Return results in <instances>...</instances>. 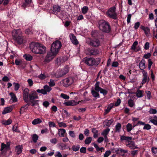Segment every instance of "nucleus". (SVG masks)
Returning a JSON list of instances; mask_svg holds the SVG:
<instances>
[{"label": "nucleus", "mask_w": 157, "mask_h": 157, "mask_svg": "<svg viewBox=\"0 0 157 157\" xmlns=\"http://www.w3.org/2000/svg\"><path fill=\"white\" fill-rule=\"evenodd\" d=\"M30 105L29 104H28L21 107L19 111L20 114H23L25 111L28 108V106H29Z\"/></svg>", "instance_id": "nucleus-20"}, {"label": "nucleus", "mask_w": 157, "mask_h": 157, "mask_svg": "<svg viewBox=\"0 0 157 157\" xmlns=\"http://www.w3.org/2000/svg\"><path fill=\"white\" fill-rule=\"evenodd\" d=\"M9 147H10L9 145H6L4 143H2L1 144V147L0 150L1 151H2L4 149L7 150L9 148Z\"/></svg>", "instance_id": "nucleus-28"}, {"label": "nucleus", "mask_w": 157, "mask_h": 157, "mask_svg": "<svg viewBox=\"0 0 157 157\" xmlns=\"http://www.w3.org/2000/svg\"><path fill=\"white\" fill-rule=\"evenodd\" d=\"M148 112L150 114H155L157 113V110L156 109L151 108Z\"/></svg>", "instance_id": "nucleus-52"}, {"label": "nucleus", "mask_w": 157, "mask_h": 157, "mask_svg": "<svg viewBox=\"0 0 157 157\" xmlns=\"http://www.w3.org/2000/svg\"><path fill=\"white\" fill-rule=\"evenodd\" d=\"M33 141L34 143H36L38 140L39 137L36 134H34L31 135Z\"/></svg>", "instance_id": "nucleus-35"}, {"label": "nucleus", "mask_w": 157, "mask_h": 157, "mask_svg": "<svg viewBox=\"0 0 157 157\" xmlns=\"http://www.w3.org/2000/svg\"><path fill=\"white\" fill-rule=\"evenodd\" d=\"M106 15L107 17L110 18L117 19L118 17L116 7L114 6L109 8L106 12Z\"/></svg>", "instance_id": "nucleus-3"}, {"label": "nucleus", "mask_w": 157, "mask_h": 157, "mask_svg": "<svg viewBox=\"0 0 157 157\" xmlns=\"http://www.w3.org/2000/svg\"><path fill=\"white\" fill-rule=\"evenodd\" d=\"M80 151L82 153H85L86 152V148L85 147H82L80 149Z\"/></svg>", "instance_id": "nucleus-63"}, {"label": "nucleus", "mask_w": 157, "mask_h": 157, "mask_svg": "<svg viewBox=\"0 0 157 157\" xmlns=\"http://www.w3.org/2000/svg\"><path fill=\"white\" fill-rule=\"evenodd\" d=\"M37 94L35 91H33L29 94V98L30 101L38 98Z\"/></svg>", "instance_id": "nucleus-12"}, {"label": "nucleus", "mask_w": 157, "mask_h": 157, "mask_svg": "<svg viewBox=\"0 0 157 157\" xmlns=\"http://www.w3.org/2000/svg\"><path fill=\"white\" fill-rule=\"evenodd\" d=\"M57 54L56 53L53 52L51 50L48 52L45 58V61L47 63L49 62L53 59Z\"/></svg>", "instance_id": "nucleus-6"}, {"label": "nucleus", "mask_w": 157, "mask_h": 157, "mask_svg": "<svg viewBox=\"0 0 157 157\" xmlns=\"http://www.w3.org/2000/svg\"><path fill=\"white\" fill-rule=\"evenodd\" d=\"M86 42L89 45L93 47H97L99 46L100 42L98 39L94 38L93 39H88L86 41Z\"/></svg>", "instance_id": "nucleus-5"}, {"label": "nucleus", "mask_w": 157, "mask_h": 157, "mask_svg": "<svg viewBox=\"0 0 157 157\" xmlns=\"http://www.w3.org/2000/svg\"><path fill=\"white\" fill-rule=\"evenodd\" d=\"M30 48L33 53L36 54H43L45 53L46 51L45 46L37 42H32L30 45Z\"/></svg>", "instance_id": "nucleus-1"}, {"label": "nucleus", "mask_w": 157, "mask_h": 157, "mask_svg": "<svg viewBox=\"0 0 157 157\" xmlns=\"http://www.w3.org/2000/svg\"><path fill=\"white\" fill-rule=\"evenodd\" d=\"M128 105L131 107H133L134 105V103L133 101L131 99H129L128 100Z\"/></svg>", "instance_id": "nucleus-48"}, {"label": "nucleus", "mask_w": 157, "mask_h": 157, "mask_svg": "<svg viewBox=\"0 0 157 157\" xmlns=\"http://www.w3.org/2000/svg\"><path fill=\"white\" fill-rule=\"evenodd\" d=\"M94 146V147L96 149L97 151H102V150H104V149L103 147H99L97 144H96L94 143L93 144Z\"/></svg>", "instance_id": "nucleus-43"}, {"label": "nucleus", "mask_w": 157, "mask_h": 157, "mask_svg": "<svg viewBox=\"0 0 157 157\" xmlns=\"http://www.w3.org/2000/svg\"><path fill=\"white\" fill-rule=\"evenodd\" d=\"M64 104L67 106H73L75 105L74 101H70L65 102Z\"/></svg>", "instance_id": "nucleus-36"}, {"label": "nucleus", "mask_w": 157, "mask_h": 157, "mask_svg": "<svg viewBox=\"0 0 157 157\" xmlns=\"http://www.w3.org/2000/svg\"><path fill=\"white\" fill-rule=\"evenodd\" d=\"M110 131V129L109 128H107L104 130L101 133V135L104 136H107V135L108 134L109 132Z\"/></svg>", "instance_id": "nucleus-31"}, {"label": "nucleus", "mask_w": 157, "mask_h": 157, "mask_svg": "<svg viewBox=\"0 0 157 157\" xmlns=\"http://www.w3.org/2000/svg\"><path fill=\"white\" fill-rule=\"evenodd\" d=\"M25 33L27 35H32L33 34V32L30 28H28L25 29Z\"/></svg>", "instance_id": "nucleus-38"}, {"label": "nucleus", "mask_w": 157, "mask_h": 157, "mask_svg": "<svg viewBox=\"0 0 157 157\" xmlns=\"http://www.w3.org/2000/svg\"><path fill=\"white\" fill-rule=\"evenodd\" d=\"M42 122L40 118H37L35 119L32 122L33 124L35 125L37 124H40Z\"/></svg>", "instance_id": "nucleus-29"}, {"label": "nucleus", "mask_w": 157, "mask_h": 157, "mask_svg": "<svg viewBox=\"0 0 157 157\" xmlns=\"http://www.w3.org/2000/svg\"><path fill=\"white\" fill-rule=\"evenodd\" d=\"M138 44V42L137 41H136L133 44L131 48V49L133 50L135 52H137L138 51H140V48L139 46L136 47L137 45Z\"/></svg>", "instance_id": "nucleus-15"}, {"label": "nucleus", "mask_w": 157, "mask_h": 157, "mask_svg": "<svg viewBox=\"0 0 157 157\" xmlns=\"http://www.w3.org/2000/svg\"><path fill=\"white\" fill-rule=\"evenodd\" d=\"M58 124L59 125V127H67V125L65 123H63V122H57Z\"/></svg>", "instance_id": "nucleus-56"}, {"label": "nucleus", "mask_w": 157, "mask_h": 157, "mask_svg": "<svg viewBox=\"0 0 157 157\" xmlns=\"http://www.w3.org/2000/svg\"><path fill=\"white\" fill-rule=\"evenodd\" d=\"M36 92L38 93H41L43 94H47V93L46 92L44 88L41 90L39 89H37L36 90Z\"/></svg>", "instance_id": "nucleus-49"}, {"label": "nucleus", "mask_w": 157, "mask_h": 157, "mask_svg": "<svg viewBox=\"0 0 157 157\" xmlns=\"http://www.w3.org/2000/svg\"><path fill=\"white\" fill-rule=\"evenodd\" d=\"M63 113L67 117H69L70 115V114L66 110H63Z\"/></svg>", "instance_id": "nucleus-61"}, {"label": "nucleus", "mask_w": 157, "mask_h": 157, "mask_svg": "<svg viewBox=\"0 0 157 157\" xmlns=\"http://www.w3.org/2000/svg\"><path fill=\"white\" fill-rule=\"evenodd\" d=\"M128 147L132 149H135L138 148V147L135 145V143L132 141L131 142Z\"/></svg>", "instance_id": "nucleus-47"}, {"label": "nucleus", "mask_w": 157, "mask_h": 157, "mask_svg": "<svg viewBox=\"0 0 157 157\" xmlns=\"http://www.w3.org/2000/svg\"><path fill=\"white\" fill-rule=\"evenodd\" d=\"M121 128V124L119 123H118L116 125V132H119Z\"/></svg>", "instance_id": "nucleus-45"}, {"label": "nucleus", "mask_w": 157, "mask_h": 157, "mask_svg": "<svg viewBox=\"0 0 157 157\" xmlns=\"http://www.w3.org/2000/svg\"><path fill=\"white\" fill-rule=\"evenodd\" d=\"M113 119L109 120H106L105 121L104 123L106 126H109L113 122Z\"/></svg>", "instance_id": "nucleus-33"}, {"label": "nucleus", "mask_w": 157, "mask_h": 157, "mask_svg": "<svg viewBox=\"0 0 157 157\" xmlns=\"http://www.w3.org/2000/svg\"><path fill=\"white\" fill-rule=\"evenodd\" d=\"M71 148L73 151H76L79 150L80 148V146L78 145H74L72 146Z\"/></svg>", "instance_id": "nucleus-42"}, {"label": "nucleus", "mask_w": 157, "mask_h": 157, "mask_svg": "<svg viewBox=\"0 0 157 157\" xmlns=\"http://www.w3.org/2000/svg\"><path fill=\"white\" fill-rule=\"evenodd\" d=\"M60 96L65 99H68L69 98V96L63 93H62L61 94Z\"/></svg>", "instance_id": "nucleus-54"}, {"label": "nucleus", "mask_w": 157, "mask_h": 157, "mask_svg": "<svg viewBox=\"0 0 157 157\" xmlns=\"http://www.w3.org/2000/svg\"><path fill=\"white\" fill-rule=\"evenodd\" d=\"M66 133V130L64 129H58V135L59 136L64 137Z\"/></svg>", "instance_id": "nucleus-22"}, {"label": "nucleus", "mask_w": 157, "mask_h": 157, "mask_svg": "<svg viewBox=\"0 0 157 157\" xmlns=\"http://www.w3.org/2000/svg\"><path fill=\"white\" fill-rule=\"evenodd\" d=\"M99 51L97 49L88 48L85 50L87 55L89 56L96 55L99 53Z\"/></svg>", "instance_id": "nucleus-8"}, {"label": "nucleus", "mask_w": 157, "mask_h": 157, "mask_svg": "<svg viewBox=\"0 0 157 157\" xmlns=\"http://www.w3.org/2000/svg\"><path fill=\"white\" fill-rule=\"evenodd\" d=\"M61 46V42L59 40H56L52 44L51 50L57 54Z\"/></svg>", "instance_id": "nucleus-4"}, {"label": "nucleus", "mask_w": 157, "mask_h": 157, "mask_svg": "<svg viewBox=\"0 0 157 157\" xmlns=\"http://www.w3.org/2000/svg\"><path fill=\"white\" fill-rule=\"evenodd\" d=\"M60 11V7L58 6H54L52 8V11L55 13H57Z\"/></svg>", "instance_id": "nucleus-24"}, {"label": "nucleus", "mask_w": 157, "mask_h": 157, "mask_svg": "<svg viewBox=\"0 0 157 157\" xmlns=\"http://www.w3.org/2000/svg\"><path fill=\"white\" fill-rule=\"evenodd\" d=\"M14 39L19 44H21L23 42V39L21 36L17 37Z\"/></svg>", "instance_id": "nucleus-25"}, {"label": "nucleus", "mask_w": 157, "mask_h": 157, "mask_svg": "<svg viewBox=\"0 0 157 157\" xmlns=\"http://www.w3.org/2000/svg\"><path fill=\"white\" fill-rule=\"evenodd\" d=\"M29 90L28 88L24 89L23 92V98L24 101L25 102H27L28 101L29 96Z\"/></svg>", "instance_id": "nucleus-13"}, {"label": "nucleus", "mask_w": 157, "mask_h": 157, "mask_svg": "<svg viewBox=\"0 0 157 157\" xmlns=\"http://www.w3.org/2000/svg\"><path fill=\"white\" fill-rule=\"evenodd\" d=\"M10 94L11 96V100H12L13 102H16L17 101V99L15 94L13 93H11Z\"/></svg>", "instance_id": "nucleus-30"}, {"label": "nucleus", "mask_w": 157, "mask_h": 157, "mask_svg": "<svg viewBox=\"0 0 157 157\" xmlns=\"http://www.w3.org/2000/svg\"><path fill=\"white\" fill-rule=\"evenodd\" d=\"M149 43L148 42H146L144 46V49L145 50L148 49L149 48Z\"/></svg>", "instance_id": "nucleus-60"}, {"label": "nucleus", "mask_w": 157, "mask_h": 157, "mask_svg": "<svg viewBox=\"0 0 157 157\" xmlns=\"http://www.w3.org/2000/svg\"><path fill=\"white\" fill-rule=\"evenodd\" d=\"M63 75H64L61 70L58 71L55 74V76L56 78L61 77Z\"/></svg>", "instance_id": "nucleus-23"}, {"label": "nucleus", "mask_w": 157, "mask_h": 157, "mask_svg": "<svg viewBox=\"0 0 157 157\" xmlns=\"http://www.w3.org/2000/svg\"><path fill=\"white\" fill-rule=\"evenodd\" d=\"M135 126V125L133 126L131 124L129 123H128L126 125L127 132H130Z\"/></svg>", "instance_id": "nucleus-26"}, {"label": "nucleus", "mask_w": 157, "mask_h": 157, "mask_svg": "<svg viewBox=\"0 0 157 157\" xmlns=\"http://www.w3.org/2000/svg\"><path fill=\"white\" fill-rule=\"evenodd\" d=\"M145 96L147 97V99H150L151 98V93L149 91H146L145 92Z\"/></svg>", "instance_id": "nucleus-40"}, {"label": "nucleus", "mask_w": 157, "mask_h": 157, "mask_svg": "<svg viewBox=\"0 0 157 157\" xmlns=\"http://www.w3.org/2000/svg\"><path fill=\"white\" fill-rule=\"evenodd\" d=\"M98 92L94 90L93 88H92L91 90V94L95 98H100V94Z\"/></svg>", "instance_id": "nucleus-17"}, {"label": "nucleus", "mask_w": 157, "mask_h": 157, "mask_svg": "<svg viewBox=\"0 0 157 157\" xmlns=\"http://www.w3.org/2000/svg\"><path fill=\"white\" fill-rule=\"evenodd\" d=\"M24 57L27 60L31 61L33 57L29 55H24Z\"/></svg>", "instance_id": "nucleus-37"}, {"label": "nucleus", "mask_w": 157, "mask_h": 157, "mask_svg": "<svg viewBox=\"0 0 157 157\" xmlns=\"http://www.w3.org/2000/svg\"><path fill=\"white\" fill-rule=\"evenodd\" d=\"M140 23L139 22H137L135 23V25L134 28L135 29H138L140 26Z\"/></svg>", "instance_id": "nucleus-62"}, {"label": "nucleus", "mask_w": 157, "mask_h": 157, "mask_svg": "<svg viewBox=\"0 0 157 157\" xmlns=\"http://www.w3.org/2000/svg\"><path fill=\"white\" fill-rule=\"evenodd\" d=\"M81 10L82 13L83 14H85L88 11L89 9L88 7L84 6L82 8Z\"/></svg>", "instance_id": "nucleus-39"}, {"label": "nucleus", "mask_w": 157, "mask_h": 157, "mask_svg": "<svg viewBox=\"0 0 157 157\" xmlns=\"http://www.w3.org/2000/svg\"><path fill=\"white\" fill-rule=\"evenodd\" d=\"M100 92L101 93L103 94L104 96L106 95L108 93L107 90L102 88L101 89Z\"/></svg>", "instance_id": "nucleus-57"}, {"label": "nucleus", "mask_w": 157, "mask_h": 157, "mask_svg": "<svg viewBox=\"0 0 157 157\" xmlns=\"http://www.w3.org/2000/svg\"><path fill=\"white\" fill-rule=\"evenodd\" d=\"M153 155L155 156H157V148L152 147L151 149Z\"/></svg>", "instance_id": "nucleus-51"}, {"label": "nucleus", "mask_w": 157, "mask_h": 157, "mask_svg": "<svg viewBox=\"0 0 157 157\" xmlns=\"http://www.w3.org/2000/svg\"><path fill=\"white\" fill-rule=\"evenodd\" d=\"M13 108L12 107H8L5 108L2 112V114H5L6 113L10 112L12 111Z\"/></svg>", "instance_id": "nucleus-18"}, {"label": "nucleus", "mask_w": 157, "mask_h": 157, "mask_svg": "<svg viewBox=\"0 0 157 157\" xmlns=\"http://www.w3.org/2000/svg\"><path fill=\"white\" fill-rule=\"evenodd\" d=\"M92 140V138L91 137H88L86 138L85 141V143L86 144H90Z\"/></svg>", "instance_id": "nucleus-44"}, {"label": "nucleus", "mask_w": 157, "mask_h": 157, "mask_svg": "<svg viewBox=\"0 0 157 157\" xmlns=\"http://www.w3.org/2000/svg\"><path fill=\"white\" fill-rule=\"evenodd\" d=\"M16 151L18 155L20 154L22 151V148L21 146H17L16 148Z\"/></svg>", "instance_id": "nucleus-27"}, {"label": "nucleus", "mask_w": 157, "mask_h": 157, "mask_svg": "<svg viewBox=\"0 0 157 157\" xmlns=\"http://www.w3.org/2000/svg\"><path fill=\"white\" fill-rule=\"evenodd\" d=\"M111 153V151H106L104 155V157H108Z\"/></svg>", "instance_id": "nucleus-64"}, {"label": "nucleus", "mask_w": 157, "mask_h": 157, "mask_svg": "<svg viewBox=\"0 0 157 157\" xmlns=\"http://www.w3.org/2000/svg\"><path fill=\"white\" fill-rule=\"evenodd\" d=\"M43 88L47 93V92H49L52 90V88L51 87H49L48 85H46L44 86Z\"/></svg>", "instance_id": "nucleus-46"}, {"label": "nucleus", "mask_w": 157, "mask_h": 157, "mask_svg": "<svg viewBox=\"0 0 157 157\" xmlns=\"http://www.w3.org/2000/svg\"><path fill=\"white\" fill-rule=\"evenodd\" d=\"M63 85L66 87L68 86L73 83V79L71 78H66L62 80Z\"/></svg>", "instance_id": "nucleus-10"}, {"label": "nucleus", "mask_w": 157, "mask_h": 157, "mask_svg": "<svg viewBox=\"0 0 157 157\" xmlns=\"http://www.w3.org/2000/svg\"><path fill=\"white\" fill-rule=\"evenodd\" d=\"M136 95L138 98H141L143 96V91L141 90H138L136 92Z\"/></svg>", "instance_id": "nucleus-32"}, {"label": "nucleus", "mask_w": 157, "mask_h": 157, "mask_svg": "<svg viewBox=\"0 0 157 157\" xmlns=\"http://www.w3.org/2000/svg\"><path fill=\"white\" fill-rule=\"evenodd\" d=\"M61 70L62 71V72L64 75L67 73L69 71V67L67 66H66L62 69Z\"/></svg>", "instance_id": "nucleus-34"}, {"label": "nucleus", "mask_w": 157, "mask_h": 157, "mask_svg": "<svg viewBox=\"0 0 157 157\" xmlns=\"http://www.w3.org/2000/svg\"><path fill=\"white\" fill-rule=\"evenodd\" d=\"M70 39L72 43L75 44L77 45L78 44V42L76 39V37L73 34H70L69 35Z\"/></svg>", "instance_id": "nucleus-14"}, {"label": "nucleus", "mask_w": 157, "mask_h": 157, "mask_svg": "<svg viewBox=\"0 0 157 157\" xmlns=\"http://www.w3.org/2000/svg\"><path fill=\"white\" fill-rule=\"evenodd\" d=\"M84 62L85 63L89 66H93L96 63V60L93 58L86 57L84 59Z\"/></svg>", "instance_id": "nucleus-7"}, {"label": "nucleus", "mask_w": 157, "mask_h": 157, "mask_svg": "<svg viewBox=\"0 0 157 157\" xmlns=\"http://www.w3.org/2000/svg\"><path fill=\"white\" fill-rule=\"evenodd\" d=\"M30 101L32 103L31 105L32 106H35L36 105L38 104V100H34V101L33 100V101Z\"/></svg>", "instance_id": "nucleus-58"}, {"label": "nucleus", "mask_w": 157, "mask_h": 157, "mask_svg": "<svg viewBox=\"0 0 157 157\" xmlns=\"http://www.w3.org/2000/svg\"><path fill=\"white\" fill-rule=\"evenodd\" d=\"M46 75L44 74H41L38 76V78L41 79H43L46 78Z\"/></svg>", "instance_id": "nucleus-59"}, {"label": "nucleus", "mask_w": 157, "mask_h": 157, "mask_svg": "<svg viewBox=\"0 0 157 157\" xmlns=\"http://www.w3.org/2000/svg\"><path fill=\"white\" fill-rule=\"evenodd\" d=\"M144 126L143 127L144 129H146L147 130H149L151 128V126L148 124H145Z\"/></svg>", "instance_id": "nucleus-55"}, {"label": "nucleus", "mask_w": 157, "mask_h": 157, "mask_svg": "<svg viewBox=\"0 0 157 157\" xmlns=\"http://www.w3.org/2000/svg\"><path fill=\"white\" fill-rule=\"evenodd\" d=\"M12 122V120L10 119H9L6 121H3L2 122V124L5 125H6L10 124Z\"/></svg>", "instance_id": "nucleus-41"}, {"label": "nucleus", "mask_w": 157, "mask_h": 157, "mask_svg": "<svg viewBox=\"0 0 157 157\" xmlns=\"http://www.w3.org/2000/svg\"><path fill=\"white\" fill-rule=\"evenodd\" d=\"M12 34L13 38L21 36L22 32L20 29H14L12 32Z\"/></svg>", "instance_id": "nucleus-11"}, {"label": "nucleus", "mask_w": 157, "mask_h": 157, "mask_svg": "<svg viewBox=\"0 0 157 157\" xmlns=\"http://www.w3.org/2000/svg\"><path fill=\"white\" fill-rule=\"evenodd\" d=\"M140 28L144 31L146 35L150 34V29L148 27H145L141 25L140 26Z\"/></svg>", "instance_id": "nucleus-19"}, {"label": "nucleus", "mask_w": 157, "mask_h": 157, "mask_svg": "<svg viewBox=\"0 0 157 157\" xmlns=\"http://www.w3.org/2000/svg\"><path fill=\"white\" fill-rule=\"evenodd\" d=\"M98 27L101 31L109 33L110 30V26L109 23L104 20H100L98 22Z\"/></svg>", "instance_id": "nucleus-2"}, {"label": "nucleus", "mask_w": 157, "mask_h": 157, "mask_svg": "<svg viewBox=\"0 0 157 157\" xmlns=\"http://www.w3.org/2000/svg\"><path fill=\"white\" fill-rule=\"evenodd\" d=\"M143 74V78L141 82L142 85L146 82L148 83L149 81L150 78L148 76L147 72L144 70L142 71Z\"/></svg>", "instance_id": "nucleus-9"}, {"label": "nucleus", "mask_w": 157, "mask_h": 157, "mask_svg": "<svg viewBox=\"0 0 157 157\" xmlns=\"http://www.w3.org/2000/svg\"><path fill=\"white\" fill-rule=\"evenodd\" d=\"M49 86H53L55 85L56 83L54 80L51 79L50 81L48 82Z\"/></svg>", "instance_id": "nucleus-50"}, {"label": "nucleus", "mask_w": 157, "mask_h": 157, "mask_svg": "<svg viewBox=\"0 0 157 157\" xmlns=\"http://www.w3.org/2000/svg\"><path fill=\"white\" fill-rule=\"evenodd\" d=\"M100 84V82H97L94 85V90L98 92L100 91L102 88L99 86Z\"/></svg>", "instance_id": "nucleus-21"}, {"label": "nucleus", "mask_w": 157, "mask_h": 157, "mask_svg": "<svg viewBox=\"0 0 157 157\" xmlns=\"http://www.w3.org/2000/svg\"><path fill=\"white\" fill-rule=\"evenodd\" d=\"M69 135L72 138H74L76 137L75 133L74 131H70L69 132Z\"/></svg>", "instance_id": "nucleus-53"}, {"label": "nucleus", "mask_w": 157, "mask_h": 157, "mask_svg": "<svg viewBox=\"0 0 157 157\" xmlns=\"http://www.w3.org/2000/svg\"><path fill=\"white\" fill-rule=\"evenodd\" d=\"M139 67L140 70L143 71L146 67L145 61L144 59H142L139 63Z\"/></svg>", "instance_id": "nucleus-16"}]
</instances>
